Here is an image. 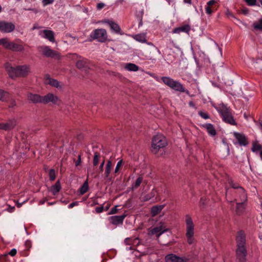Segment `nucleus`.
<instances>
[{
  "label": "nucleus",
  "mask_w": 262,
  "mask_h": 262,
  "mask_svg": "<svg viewBox=\"0 0 262 262\" xmlns=\"http://www.w3.org/2000/svg\"><path fill=\"white\" fill-rule=\"evenodd\" d=\"M186 236L187 238V242L189 245H191L194 242L193 237L194 225L191 217L188 215L186 216Z\"/></svg>",
  "instance_id": "7ed1b4c3"
},
{
  "label": "nucleus",
  "mask_w": 262,
  "mask_h": 262,
  "mask_svg": "<svg viewBox=\"0 0 262 262\" xmlns=\"http://www.w3.org/2000/svg\"><path fill=\"white\" fill-rule=\"evenodd\" d=\"M49 176L50 177V180L51 181H53L55 179L56 175H55V172L54 169H51L49 170Z\"/></svg>",
  "instance_id": "58836bf2"
},
{
  "label": "nucleus",
  "mask_w": 262,
  "mask_h": 262,
  "mask_svg": "<svg viewBox=\"0 0 262 262\" xmlns=\"http://www.w3.org/2000/svg\"><path fill=\"white\" fill-rule=\"evenodd\" d=\"M39 51L42 54L47 57L55 58L59 59L60 58L59 54L50 49L48 46H41L39 48Z\"/></svg>",
  "instance_id": "0eeeda50"
},
{
  "label": "nucleus",
  "mask_w": 262,
  "mask_h": 262,
  "mask_svg": "<svg viewBox=\"0 0 262 262\" xmlns=\"http://www.w3.org/2000/svg\"><path fill=\"white\" fill-rule=\"evenodd\" d=\"M134 38L141 42H146V39L145 38V35L144 34H140L136 35L134 37Z\"/></svg>",
  "instance_id": "2f4dec72"
},
{
  "label": "nucleus",
  "mask_w": 262,
  "mask_h": 262,
  "mask_svg": "<svg viewBox=\"0 0 262 262\" xmlns=\"http://www.w3.org/2000/svg\"><path fill=\"white\" fill-rule=\"evenodd\" d=\"M168 228L164 225L163 223H160V225L154 227L150 230L151 234H156L157 237H159L163 232L168 231Z\"/></svg>",
  "instance_id": "2eb2a0df"
},
{
  "label": "nucleus",
  "mask_w": 262,
  "mask_h": 262,
  "mask_svg": "<svg viewBox=\"0 0 262 262\" xmlns=\"http://www.w3.org/2000/svg\"><path fill=\"white\" fill-rule=\"evenodd\" d=\"M5 67L9 77L12 79L25 77L30 73V67L26 64L12 67L11 64L7 63Z\"/></svg>",
  "instance_id": "f257e3e1"
},
{
  "label": "nucleus",
  "mask_w": 262,
  "mask_h": 262,
  "mask_svg": "<svg viewBox=\"0 0 262 262\" xmlns=\"http://www.w3.org/2000/svg\"><path fill=\"white\" fill-rule=\"evenodd\" d=\"M185 3H190L191 0H184Z\"/></svg>",
  "instance_id": "13d9d810"
},
{
  "label": "nucleus",
  "mask_w": 262,
  "mask_h": 262,
  "mask_svg": "<svg viewBox=\"0 0 262 262\" xmlns=\"http://www.w3.org/2000/svg\"><path fill=\"white\" fill-rule=\"evenodd\" d=\"M16 252H17L16 250L15 249H13L10 251V252L8 254H7V255L8 254H9L12 256H14L16 255Z\"/></svg>",
  "instance_id": "8fccbe9b"
},
{
  "label": "nucleus",
  "mask_w": 262,
  "mask_h": 262,
  "mask_svg": "<svg viewBox=\"0 0 262 262\" xmlns=\"http://www.w3.org/2000/svg\"><path fill=\"white\" fill-rule=\"evenodd\" d=\"M260 126H261V127L262 128V121L260 123Z\"/></svg>",
  "instance_id": "e2e57ef3"
},
{
  "label": "nucleus",
  "mask_w": 262,
  "mask_h": 262,
  "mask_svg": "<svg viewBox=\"0 0 262 262\" xmlns=\"http://www.w3.org/2000/svg\"><path fill=\"white\" fill-rule=\"evenodd\" d=\"M106 23H107L110 25L111 28L113 30H114L116 33H118L120 32V28L117 24L110 20L106 21Z\"/></svg>",
  "instance_id": "c85d7f7f"
},
{
  "label": "nucleus",
  "mask_w": 262,
  "mask_h": 262,
  "mask_svg": "<svg viewBox=\"0 0 262 262\" xmlns=\"http://www.w3.org/2000/svg\"><path fill=\"white\" fill-rule=\"evenodd\" d=\"M88 180L84 182L82 186L80 188V192L81 194H84L86 192H87L88 190Z\"/></svg>",
  "instance_id": "f704fd0d"
},
{
  "label": "nucleus",
  "mask_w": 262,
  "mask_h": 262,
  "mask_svg": "<svg viewBox=\"0 0 262 262\" xmlns=\"http://www.w3.org/2000/svg\"><path fill=\"white\" fill-rule=\"evenodd\" d=\"M166 262H188V259L185 257H181L173 254H169L165 257Z\"/></svg>",
  "instance_id": "ddd939ff"
},
{
  "label": "nucleus",
  "mask_w": 262,
  "mask_h": 262,
  "mask_svg": "<svg viewBox=\"0 0 262 262\" xmlns=\"http://www.w3.org/2000/svg\"><path fill=\"white\" fill-rule=\"evenodd\" d=\"M162 79L166 85L175 91L180 92H185L187 94H189L188 91L185 90L183 85L179 82L174 81L173 79L167 77H163Z\"/></svg>",
  "instance_id": "39448f33"
},
{
  "label": "nucleus",
  "mask_w": 262,
  "mask_h": 262,
  "mask_svg": "<svg viewBox=\"0 0 262 262\" xmlns=\"http://www.w3.org/2000/svg\"><path fill=\"white\" fill-rule=\"evenodd\" d=\"M142 181H143V178L142 177H139V178H138L136 180L135 184L133 185L132 188L133 189L137 188L140 185Z\"/></svg>",
  "instance_id": "c9c22d12"
},
{
  "label": "nucleus",
  "mask_w": 262,
  "mask_h": 262,
  "mask_svg": "<svg viewBox=\"0 0 262 262\" xmlns=\"http://www.w3.org/2000/svg\"><path fill=\"white\" fill-rule=\"evenodd\" d=\"M199 114L201 117H202L204 119H207L209 118V116L207 113L202 111H200L199 112Z\"/></svg>",
  "instance_id": "a19ab883"
},
{
  "label": "nucleus",
  "mask_w": 262,
  "mask_h": 262,
  "mask_svg": "<svg viewBox=\"0 0 262 262\" xmlns=\"http://www.w3.org/2000/svg\"><path fill=\"white\" fill-rule=\"evenodd\" d=\"M236 247L246 246V236L244 231H239L236 237Z\"/></svg>",
  "instance_id": "dca6fc26"
},
{
  "label": "nucleus",
  "mask_w": 262,
  "mask_h": 262,
  "mask_svg": "<svg viewBox=\"0 0 262 262\" xmlns=\"http://www.w3.org/2000/svg\"><path fill=\"white\" fill-rule=\"evenodd\" d=\"M44 79L46 84H49L52 87L57 89H61L62 88V84H61L60 82L55 79L51 78L49 74H46L45 76Z\"/></svg>",
  "instance_id": "f8f14e48"
},
{
  "label": "nucleus",
  "mask_w": 262,
  "mask_h": 262,
  "mask_svg": "<svg viewBox=\"0 0 262 262\" xmlns=\"http://www.w3.org/2000/svg\"><path fill=\"white\" fill-rule=\"evenodd\" d=\"M236 256L238 262H246L247 251L246 246L236 247Z\"/></svg>",
  "instance_id": "1a4fd4ad"
},
{
  "label": "nucleus",
  "mask_w": 262,
  "mask_h": 262,
  "mask_svg": "<svg viewBox=\"0 0 262 262\" xmlns=\"http://www.w3.org/2000/svg\"><path fill=\"white\" fill-rule=\"evenodd\" d=\"M27 98L29 101L33 103H42V96L38 94L29 93Z\"/></svg>",
  "instance_id": "a211bd4d"
},
{
  "label": "nucleus",
  "mask_w": 262,
  "mask_h": 262,
  "mask_svg": "<svg viewBox=\"0 0 262 262\" xmlns=\"http://www.w3.org/2000/svg\"><path fill=\"white\" fill-rule=\"evenodd\" d=\"M91 36L100 42H104L107 39V35L105 29H97L94 30Z\"/></svg>",
  "instance_id": "6e6552de"
},
{
  "label": "nucleus",
  "mask_w": 262,
  "mask_h": 262,
  "mask_svg": "<svg viewBox=\"0 0 262 262\" xmlns=\"http://www.w3.org/2000/svg\"><path fill=\"white\" fill-rule=\"evenodd\" d=\"M74 162L75 163V166H78L81 164V155H79L78 156V159L77 161L75 159H74Z\"/></svg>",
  "instance_id": "c03bdc74"
},
{
  "label": "nucleus",
  "mask_w": 262,
  "mask_h": 262,
  "mask_svg": "<svg viewBox=\"0 0 262 262\" xmlns=\"http://www.w3.org/2000/svg\"><path fill=\"white\" fill-rule=\"evenodd\" d=\"M126 214L125 213H124V214L120 216H113L110 217V220L111 221L112 224L117 225L118 224H122L123 223V221L124 219V218L126 217Z\"/></svg>",
  "instance_id": "6ab92c4d"
},
{
  "label": "nucleus",
  "mask_w": 262,
  "mask_h": 262,
  "mask_svg": "<svg viewBox=\"0 0 262 262\" xmlns=\"http://www.w3.org/2000/svg\"><path fill=\"white\" fill-rule=\"evenodd\" d=\"M217 2L215 0H211L207 3V6L206 8V12L209 15H211L213 12L217 9L215 6H213Z\"/></svg>",
  "instance_id": "4be33fe9"
},
{
  "label": "nucleus",
  "mask_w": 262,
  "mask_h": 262,
  "mask_svg": "<svg viewBox=\"0 0 262 262\" xmlns=\"http://www.w3.org/2000/svg\"><path fill=\"white\" fill-rule=\"evenodd\" d=\"M111 169H112V168H111V167H105V171H104V174H105V178H108L111 172Z\"/></svg>",
  "instance_id": "37998d69"
},
{
  "label": "nucleus",
  "mask_w": 262,
  "mask_h": 262,
  "mask_svg": "<svg viewBox=\"0 0 262 262\" xmlns=\"http://www.w3.org/2000/svg\"><path fill=\"white\" fill-rule=\"evenodd\" d=\"M237 193L239 194V200L241 202L245 203L247 200L245 190L243 188H239V190L237 191Z\"/></svg>",
  "instance_id": "a878e982"
},
{
  "label": "nucleus",
  "mask_w": 262,
  "mask_h": 262,
  "mask_svg": "<svg viewBox=\"0 0 262 262\" xmlns=\"http://www.w3.org/2000/svg\"><path fill=\"white\" fill-rule=\"evenodd\" d=\"M11 104H12V106H13V105H15V104H15V102L14 101H13L12 102Z\"/></svg>",
  "instance_id": "bf43d9fd"
},
{
  "label": "nucleus",
  "mask_w": 262,
  "mask_h": 262,
  "mask_svg": "<svg viewBox=\"0 0 262 262\" xmlns=\"http://www.w3.org/2000/svg\"><path fill=\"white\" fill-rule=\"evenodd\" d=\"M261 148H262V147L260 144H259L257 143H254L253 144L252 150L253 152H255V151H257L260 150Z\"/></svg>",
  "instance_id": "4c0bfd02"
},
{
  "label": "nucleus",
  "mask_w": 262,
  "mask_h": 262,
  "mask_svg": "<svg viewBox=\"0 0 262 262\" xmlns=\"http://www.w3.org/2000/svg\"><path fill=\"white\" fill-rule=\"evenodd\" d=\"M60 189L61 186L59 180H58L54 185L52 186L50 188V190L53 195H56Z\"/></svg>",
  "instance_id": "bb28decb"
},
{
  "label": "nucleus",
  "mask_w": 262,
  "mask_h": 262,
  "mask_svg": "<svg viewBox=\"0 0 262 262\" xmlns=\"http://www.w3.org/2000/svg\"><path fill=\"white\" fill-rule=\"evenodd\" d=\"M105 5L104 3H98L97 5V8L99 10L103 8L104 7Z\"/></svg>",
  "instance_id": "3c124183"
},
{
  "label": "nucleus",
  "mask_w": 262,
  "mask_h": 262,
  "mask_svg": "<svg viewBox=\"0 0 262 262\" xmlns=\"http://www.w3.org/2000/svg\"><path fill=\"white\" fill-rule=\"evenodd\" d=\"M9 97V93L4 90L0 89V101L6 102L8 100Z\"/></svg>",
  "instance_id": "c756f323"
},
{
  "label": "nucleus",
  "mask_w": 262,
  "mask_h": 262,
  "mask_svg": "<svg viewBox=\"0 0 262 262\" xmlns=\"http://www.w3.org/2000/svg\"><path fill=\"white\" fill-rule=\"evenodd\" d=\"M59 101H60L59 98L52 93H48L42 96V103L43 104L52 102L53 104H57Z\"/></svg>",
  "instance_id": "9d476101"
},
{
  "label": "nucleus",
  "mask_w": 262,
  "mask_h": 262,
  "mask_svg": "<svg viewBox=\"0 0 262 262\" xmlns=\"http://www.w3.org/2000/svg\"><path fill=\"white\" fill-rule=\"evenodd\" d=\"M234 136L240 145L246 146L248 144V142L244 135L235 133H234Z\"/></svg>",
  "instance_id": "aec40b11"
},
{
  "label": "nucleus",
  "mask_w": 262,
  "mask_h": 262,
  "mask_svg": "<svg viewBox=\"0 0 262 262\" xmlns=\"http://www.w3.org/2000/svg\"><path fill=\"white\" fill-rule=\"evenodd\" d=\"M99 158L100 154L97 152H95L93 161L94 166H96L98 165Z\"/></svg>",
  "instance_id": "e433bc0d"
},
{
  "label": "nucleus",
  "mask_w": 262,
  "mask_h": 262,
  "mask_svg": "<svg viewBox=\"0 0 262 262\" xmlns=\"http://www.w3.org/2000/svg\"><path fill=\"white\" fill-rule=\"evenodd\" d=\"M130 242H131V239H129V238H126L125 239V243L127 244H130Z\"/></svg>",
  "instance_id": "4d7b16f0"
},
{
  "label": "nucleus",
  "mask_w": 262,
  "mask_h": 262,
  "mask_svg": "<svg viewBox=\"0 0 262 262\" xmlns=\"http://www.w3.org/2000/svg\"><path fill=\"white\" fill-rule=\"evenodd\" d=\"M254 29L262 31V18L259 19L258 21L255 22L253 25Z\"/></svg>",
  "instance_id": "473e14b6"
},
{
  "label": "nucleus",
  "mask_w": 262,
  "mask_h": 262,
  "mask_svg": "<svg viewBox=\"0 0 262 262\" xmlns=\"http://www.w3.org/2000/svg\"><path fill=\"white\" fill-rule=\"evenodd\" d=\"M242 11L244 14H247L248 13V10L247 8L242 9Z\"/></svg>",
  "instance_id": "5fc2aeb1"
},
{
  "label": "nucleus",
  "mask_w": 262,
  "mask_h": 262,
  "mask_svg": "<svg viewBox=\"0 0 262 262\" xmlns=\"http://www.w3.org/2000/svg\"><path fill=\"white\" fill-rule=\"evenodd\" d=\"M246 2L250 6H254L256 4V0H245Z\"/></svg>",
  "instance_id": "a18cd8bd"
},
{
  "label": "nucleus",
  "mask_w": 262,
  "mask_h": 262,
  "mask_svg": "<svg viewBox=\"0 0 262 262\" xmlns=\"http://www.w3.org/2000/svg\"><path fill=\"white\" fill-rule=\"evenodd\" d=\"M76 66L78 69L83 70L86 73H88L90 69L88 60L86 59L78 60L76 63Z\"/></svg>",
  "instance_id": "f3484780"
},
{
  "label": "nucleus",
  "mask_w": 262,
  "mask_h": 262,
  "mask_svg": "<svg viewBox=\"0 0 262 262\" xmlns=\"http://www.w3.org/2000/svg\"><path fill=\"white\" fill-rule=\"evenodd\" d=\"M0 45L5 49L13 52H23L24 50V46L13 41H10L8 38H3L0 39Z\"/></svg>",
  "instance_id": "20e7f679"
},
{
  "label": "nucleus",
  "mask_w": 262,
  "mask_h": 262,
  "mask_svg": "<svg viewBox=\"0 0 262 262\" xmlns=\"http://www.w3.org/2000/svg\"><path fill=\"white\" fill-rule=\"evenodd\" d=\"M20 206H21V204H17V207H20Z\"/></svg>",
  "instance_id": "052dcab7"
},
{
  "label": "nucleus",
  "mask_w": 262,
  "mask_h": 262,
  "mask_svg": "<svg viewBox=\"0 0 262 262\" xmlns=\"http://www.w3.org/2000/svg\"><path fill=\"white\" fill-rule=\"evenodd\" d=\"M229 184L232 188L234 189H237V191L239 190V188H242V187L239 186L237 184L233 183V181L229 182Z\"/></svg>",
  "instance_id": "79ce46f5"
},
{
  "label": "nucleus",
  "mask_w": 262,
  "mask_h": 262,
  "mask_svg": "<svg viewBox=\"0 0 262 262\" xmlns=\"http://www.w3.org/2000/svg\"><path fill=\"white\" fill-rule=\"evenodd\" d=\"M203 127L206 129L208 133L211 136H214L216 133L213 125L210 123L203 125Z\"/></svg>",
  "instance_id": "393cba45"
},
{
  "label": "nucleus",
  "mask_w": 262,
  "mask_h": 262,
  "mask_svg": "<svg viewBox=\"0 0 262 262\" xmlns=\"http://www.w3.org/2000/svg\"><path fill=\"white\" fill-rule=\"evenodd\" d=\"M118 206H116L114 208H112L111 210L110 211L109 214H115L118 212V209H117V207Z\"/></svg>",
  "instance_id": "de8ad7c7"
},
{
  "label": "nucleus",
  "mask_w": 262,
  "mask_h": 262,
  "mask_svg": "<svg viewBox=\"0 0 262 262\" xmlns=\"http://www.w3.org/2000/svg\"><path fill=\"white\" fill-rule=\"evenodd\" d=\"M167 145L165 137L162 134H158L152 138L151 151L157 154L161 148H163Z\"/></svg>",
  "instance_id": "f03ea898"
},
{
  "label": "nucleus",
  "mask_w": 262,
  "mask_h": 262,
  "mask_svg": "<svg viewBox=\"0 0 262 262\" xmlns=\"http://www.w3.org/2000/svg\"><path fill=\"white\" fill-rule=\"evenodd\" d=\"M112 163L111 161H108L106 165V167H111L112 168Z\"/></svg>",
  "instance_id": "864d4df0"
},
{
  "label": "nucleus",
  "mask_w": 262,
  "mask_h": 262,
  "mask_svg": "<svg viewBox=\"0 0 262 262\" xmlns=\"http://www.w3.org/2000/svg\"><path fill=\"white\" fill-rule=\"evenodd\" d=\"M54 0H42V4L43 6H46L51 4H52L54 2Z\"/></svg>",
  "instance_id": "49530a36"
},
{
  "label": "nucleus",
  "mask_w": 262,
  "mask_h": 262,
  "mask_svg": "<svg viewBox=\"0 0 262 262\" xmlns=\"http://www.w3.org/2000/svg\"><path fill=\"white\" fill-rule=\"evenodd\" d=\"M190 30V26L189 25H185L174 29L172 32L173 33H180V32L188 33Z\"/></svg>",
  "instance_id": "5701e85b"
},
{
  "label": "nucleus",
  "mask_w": 262,
  "mask_h": 262,
  "mask_svg": "<svg viewBox=\"0 0 262 262\" xmlns=\"http://www.w3.org/2000/svg\"><path fill=\"white\" fill-rule=\"evenodd\" d=\"M245 209V204L244 202H239L236 203L235 210L236 214L237 215H241L244 213Z\"/></svg>",
  "instance_id": "b1692460"
},
{
  "label": "nucleus",
  "mask_w": 262,
  "mask_h": 262,
  "mask_svg": "<svg viewBox=\"0 0 262 262\" xmlns=\"http://www.w3.org/2000/svg\"><path fill=\"white\" fill-rule=\"evenodd\" d=\"M123 164V160H120L118 162V163H117V164L116 165V167L115 168V173H117L119 171L120 167L122 166Z\"/></svg>",
  "instance_id": "ea45409f"
},
{
  "label": "nucleus",
  "mask_w": 262,
  "mask_h": 262,
  "mask_svg": "<svg viewBox=\"0 0 262 262\" xmlns=\"http://www.w3.org/2000/svg\"><path fill=\"white\" fill-rule=\"evenodd\" d=\"M125 68L129 71H137L139 70V67L134 63H127L125 65Z\"/></svg>",
  "instance_id": "7c9ffc66"
},
{
  "label": "nucleus",
  "mask_w": 262,
  "mask_h": 262,
  "mask_svg": "<svg viewBox=\"0 0 262 262\" xmlns=\"http://www.w3.org/2000/svg\"><path fill=\"white\" fill-rule=\"evenodd\" d=\"M109 206H107L106 207L105 210H107L108 209Z\"/></svg>",
  "instance_id": "680f3d73"
},
{
  "label": "nucleus",
  "mask_w": 262,
  "mask_h": 262,
  "mask_svg": "<svg viewBox=\"0 0 262 262\" xmlns=\"http://www.w3.org/2000/svg\"><path fill=\"white\" fill-rule=\"evenodd\" d=\"M219 112L222 115L223 120L225 122L231 125H235V121L229 110L225 105H222L219 108Z\"/></svg>",
  "instance_id": "423d86ee"
},
{
  "label": "nucleus",
  "mask_w": 262,
  "mask_h": 262,
  "mask_svg": "<svg viewBox=\"0 0 262 262\" xmlns=\"http://www.w3.org/2000/svg\"><path fill=\"white\" fill-rule=\"evenodd\" d=\"M15 25L11 22L0 21V31L4 33H10L15 29Z\"/></svg>",
  "instance_id": "9b49d317"
},
{
  "label": "nucleus",
  "mask_w": 262,
  "mask_h": 262,
  "mask_svg": "<svg viewBox=\"0 0 262 262\" xmlns=\"http://www.w3.org/2000/svg\"><path fill=\"white\" fill-rule=\"evenodd\" d=\"M164 205L155 206L151 209V213L152 216L159 214L164 208Z\"/></svg>",
  "instance_id": "cd10ccee"
},
{
  "label": "nucleus",
  "mask_w": 262,
  "mask_h": 262,
  "mask_svg": "<svg viewBox=\"0 0 262 262\" xmlns=\"http://www.w3.org/2000/svg\"><path fill=\"white\" fill-rule=\"evenodd\" d=\"M41 32L43 34V37L45 38L48 39L52 42H54L55 41L54 33L52 31L49 30H43Z\"/></svg>",
  "instance_id": "412c9836"
},
{
  "label": "nucleus",
  "mask_w": 262,
  "mask_h": 262,
  "mask_svg": "<svg viewBox=\"0 0 262 262\" xmlns=\"http://www.w3.org/2000/svg\"><path fill=\"white\" fill-rule=\"evenodd\" d=\"M200 204L201 206L205 205V200L203 198L201 199Z\"/></svg>",
  "instance_id": "6e6d98bb"
},
{
  "label": "nucleus",
  "mask_w": 262,
  "mask_h": 262,
  "mask_svg": "<svg viewBox=\"0 0 262 262\" xmlns=\"http://www.w3.org/2000/svg\"><path fill=\"white\" fill-rule=\"evenodd\" d=\"M104 163H105V161L103 160V161L100 164V165L99 167V171H97L96 172H93L92 173V176H93L94 178H98L99 173L100 172H102L103 171Z\"/></svg>",
  "instance_id": "72a5a7b5"
},
{
  "label": "nucleus",
  "mask_w": 262,
  "mask_h": 262,
  "mask_svg": "<svg viewBox=\"0 0 262 262\" xmlns=\"http://www.w3.org/2000/svg\"><path fill=\"white\" fill-rule=\"evenodd\" d=\"M78 202H72V203H71L69 206V207L70 208H73L74 206H76V205H78Z\"/></svg>",
  "instance_id": "603ef678"
},
{
  "label": "nucleus",
  "mask_w": 262,
  "mask_h": 262,
  "mask_svg": "<svg viewBox=\"0 0 262 262\" xmlns=\"http://www.w3.org/2000/svg\"><path fill=\"white\" fill-rule=\"evenodd\" d=\"M96 212L98 213L102 212L104 210L103 206L97 207L95 208Z\"/></svg>",
  "instance_id": "09e8293b"
},
{
  "label": "nucleus",
  "mask_w": 262,
  "mask_h": 262,
  "mask_svg": "<svg viewBox=\"0 0 262 262\" xmlns=\"http://www.w3.org/2000/svg\"><path fill=\"white\" fill-rule=\"evenodd\" d=\"M16 125L15 120H9L5 123H0V129L10 130L13 129Z\"/></svg>",
  "instance_id": "4468645a"
}]
</instances>
